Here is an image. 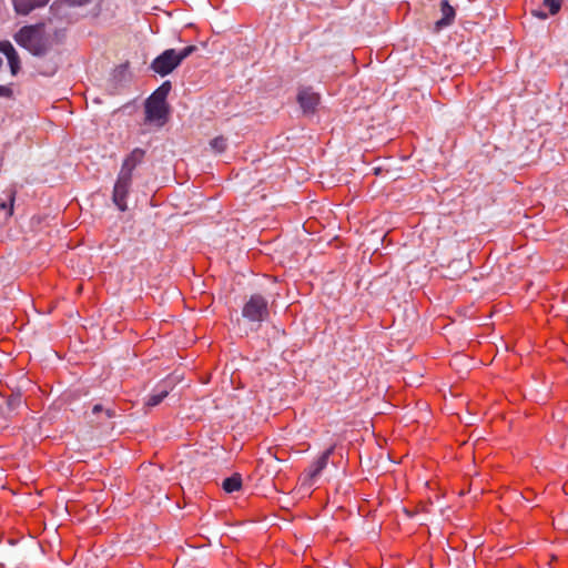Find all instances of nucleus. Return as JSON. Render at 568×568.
<instances>
[{"mask_svg":"<svg viewBox=\"0 0 568 568\" xmlns=\"http://www.w3.org/2000/svg\"><path fill=\"white\" fill-rule=\"evenodd\" d=\"M172 90V84L170 81H164L151 95L155 100L168 101V95Z\"/></svg>","mask_w":568,"mask_h":568,"instance_id":"15","label":"nucleus"},{"mask_svg":"<svg viewBox=\"0 0 568 568\" xmlns=\"http://www.w3.org/2000/svg\"><path fill=\"white\" fill-rule=\"evenodd\" d=\"M2 55L6 57L10 73L16 77L21 71V59L18 51L8 40H2Z\"/></svg>","mask_w":568,"mask_h":568,"instance_id":"10","label":"nucleus"},{"mask_svg":"<svg viewBox=\"0 0 568 568\" xmlns=\"http://www.w3.org/2000/svg\"><path fill=\"white\" fill-rule=\"evenodd\" d=\"M169 390L166 388H161L158 386L152 394L149 395L145 405L149 407L158 406L163 402V399L168 396Z\"/></svg>","mask_w":568,"mask_h":568,"instance_id":"14","label":"nucleus"},{"mask_svg":"<svg viewBox=\"0 0 568 568\" xmlns=\"http://www.w3.org/2000/svg\"><path fill=\"white\" fill-rule=\"evenodd\" d=\"M128 69H129L128 61L125 63L119 64L118 67H115V69L113 71V78L118 81H122L128 72Z\"/></svg>","mask_w":568,"mask_h":568,"instance_id":"20","label":"nucleus"},{"mask_svg":"<svg viewBox=\"0 0 568 568\" xmlns=\"http://www.w3.org/2000/svg\"><path fill=\"white\" fill-rule=\"evenodd\" d=\"M242 316L251 323L267 321L270 317L267 300L262 294H252L242 307Z\"/></svg>","mask_w":568,"mask_h":568,"instance_id":"3","label":"nucleus"},{"mask_svg":"<svg viewBox=\"0 0 568 568\" xmlns=\"http://www.w3.org/2000/svg\"><path fill=\"white\" fill-rule=\"evenodd\" d=\"M132 182L133 179L118 174L113 186L112 201L121 212H125L128 210L126 200L132 187Z\"/></svg>","mask_w":568,"mask_h":568,"instance_id":"5","label":"nucleus"},{"mask_svg":"<svg viewBox=\"0 0 568 568\" xmlns=\"http://www.w3.org/2000/svg\"><path fill=\"white\" fill-rule=\"evenodd\" d=\"M1 344H2V353L10 355L9 346H11V341L2 338Z\"/></svg>","mask_w":568,"mask_h":568,"instance_id":"24","label":"nucleus"},{"mask_svg":"<svg viewBox=\"0 0 568 568\" xmlns=\"http://www.w3.org/2000/svg\"><path fill=\"white\" fill-rule=\"evenodd\" d=\"M33 9L45 7L50 0H30Z\"/></svg>","mask_w":568,"mask_h":568,"instance_id":"22","label":"nucleus"},{"mask_svg":"<svg viewBox=\"0 0 568 568\" xmlns=\"http://www.w3.org/2000/svg\"><path fill=\"white\" fill-rule=\"evenodd\" d=\"M103 410H104V407L102 404H94L92 406V414H94V415H99V414L103 413Z\"/></svg>","mask_w":568,"mask_h":568,"instance_id":"25","label":"nucleus"},{"mask_svg":"<svg viewBox=\"0 0 568 568\" xmlns=\"http://www.w3.org/2000/svg\"><path fill=\"white\" fill-rule=\"evenodd\" d=\"M336 444L331 445L315 460L312 462L306 470V477L310 481H315V479L321 476L322 471L327 467L329 458L334 454Z\"/></svg>","mask_w":568,"mask_h":568,"instance_id":"9","label":"nucleus"},{"mask_svg":"<svg viewBox=\"0 0 568 568\" xmlns=\"http://www.w3.org/2000/svg\"><path fill=\"white\" fill-rule=\"evenodd\" d=\"M6 386L11 390L9 395L2 392V398L7 397V417L12 418L20 414L21 409H26V403L22 399L20 387L13 388L9 382H6Z\"/></svg>","mask_w":568,"mask_h":568,"instance_id":"8","label":"nucleus"},{"mask_svg":"<svg viewBox=\"0 0 568 568\" xmlns=\"http://www.w3.org/2000/svg\"><path fill=\"white\" fill-rule=\"evenodd\" d=\"M63 1L71 7H81V6L88 4L90 2V0H63Z\"/></svg>","mask_w":568,"mask_h":568,"instance_id":"21","label":"nucleus"},{"mask_svg":"<svg viewBox=\"0 0 568 568\" xmlns=\"http://www.w3.org/2000/svg\"><path fill=\"white\" fill-rule=\"evenodd\" d=\"M171 106L168 101L148 98L144 102V124L163 128L170 120Z\"/></svg>","mask_w":568,"mask_h":568,"instance_id":"2","label":"nucleus"},{"mask_svg":"<svg viewBox=\"0 0 568 568\" xmlns=\"http://www.w3.org/2000/svg\"><path fill=\"white\" fill-rule=\"evenodd\" d=\"M180 65L181 63L176 57V50L166 49L151 62L150 69L161 77H165Z\"/></svg>","mask_w":568,"mask_h":568,"instance_id":"4","label":"nucleus"},{"mask_svg":"<svg viewBox=\"0 0 568 568\" xmlns=\"http://www.w3.org/2000/svg\"><path fill=\"white\" fill-rule=\"evenodd\" d=\"M210 145L214 151L223 153L227 148V140L223 135H219L211 140Z\"/></svg>","mask_w":568,"mask_h":568,"instance_id":"18","label":"nucleus"},{"mask_svg":"<svg viewBox=\"0 0 568 568\" xmlns=\"http://www.w3.org/2000/svg\"><path fill=\"white\" fill-rule=\"evenodd\" d=\"M440 11L443 17L436 22V30H442L443 28L453 24L456 17V11L448 0L440 1Z\"/></svg>","mask_w":568,"mask_h":568,"instance_id":"11","label":"nucleus"},{"mask_svg":"<svg viewBox=\"0 0 568 568\" xmlns=\"http://www.w3.org/2000/svg\"><path fill=\"white\" fill-rule=\"evenodd\" d=\"M542 7L548 10V12L544 10H534L532 16L546 20L548 16H555L557 14L561 9V1L560 0H544Z\"/></svg>","mask_w":568,"mask_h":568,"instance_id":"12","label":"nucleus"},{"mask_svg":"<svg viewBox=\"0 0 568 568\" xmlns=\"http://www.w3.org/2000/svg\"><path fill=\"white\" fill-rule=\"evenodd\" d=\"M10 545H16V542L18 541V539H14V538H8L7 540Z\"/></svg>","mask_w":568,"mask_h":568,"instance_id":"27","label":"nucleus"},{"mask_svg":"<svg viewBox=\"0 0 568 568\" xmlns=\"http://www.w3.org/2000/svg\"><path fill=\"white\" fill-rule=\"evenodd\" d=\"M13 39L34 57H45L52 49V39L45 31L44 22L23 26Z\"/></svg>","mask_w":568,"mask_h":568,"instance_id":"1","label":"nucleus"},{"mask_svg":"<svg viewBox=\"0 0 568 568\" xmlns=\"http://www.w3.org/2000/svg\"><path fill=\"white\" fill-rule=\"evenodd\" d=\"M296 101L304 114H314L321 103V95L312 87H303L298 89Z\"/></svg>","mask_w":568,"mask_h":568,"instance_id":"6","label":"nucleus"},{"mask_svg":"<svg viewBox=\"0 0 568 568\" xmlns=\"http://www.w3.org/2000/svg\"><path fill=\"white\" fill-rule=\"evenodd\" d=\"M146 151L142 148H134L123 160L119 174L133 179L134 170L144 162Z\"/></svg>","mask_w":568,"mask_h":568,"instance_id":"7","label":"nucleus"},{"mask_svg":"<svg viewBox=\"0 0 568 568\" xmlns=\"http://www.w3.org/2000/svg\"><path fill=\"white\" fill-rule=\"evenodd\" d=\"M103 414L105 416L106 419H111V418H114L116 416V412L114 408H104L103 410Z\"/></svg>","mask_w":568,"mask_h":568,"instance_id":"23","label":"nucleus"},{"mask_svg":"<svg viewBox=\"0 0 568 568\" xmlns=\"http://www.w3.org/2000/svg\"><path fill=\"white\" fill-rule=\"evenodd\" d=\"M12 2H13L14 10L19 14L27 16L32 10H34L30 0H12Z\"/></svg>","mask_w":568,"mask_h":568,"instance_id":"17","label":"nucleus"},{"mask_svg":"<svg viewBox=\"0 0 568 568\" xmlns=\"http://www.w3.org/2000/svg\"><path fill=\"white\" fill-rule=\"evenodd\" d=\"M222 488L229 494L241 490V488H242L241 475L239 473H234L230 477H226L222 483Z\"/></svg>","mask_w":568,"mask_h":568,"instance_id":"13","label":"nucleus"},{"mask_svg":"<svg viewBox=\"0 0 568 568\" xmlns=\"http://www.w3.org/2000/svg\"><path fill=\"white\" fill-rule=\"evenodd\" d=\"M6 193L8 196V202L2 201L1 207H2V211H6L8 216H12L13 215V203L16 200L17 191L14 187H10L6 191Z\"/></svg>","mask_w":568,"mask_h":568,"instance_id":"16","label":"nucleus"},{"mask_svg":"<svg viewBox=\"0 0 568 568\" xmlns=\"http://www.w3.org/2000/svg\"><path fill=\"white\" fill-rule=\"evenodd\" d=\"M197 50V47L194 45V44H190L185 48H183L181 51H176V57L180 61V63H182L186 58H189L191 54H193L194 52H196Z\"/></svg>","mask_w":568,"mask_h":568,"instance_id":"19","label":"nucleus"},{"mask_svg":"<svg viewBox=\"0 0 568 568\" xmlns=\"http://www.w3.org/2000/svg\"><path fill=\"white\" fill-rule=\"evenodd\" d=\"M11 98L12 97V89L7 85H2V98Z\"/></svg>","mask_w":568,"mask_h":568,"instance_id":"26","label":"nucleus"}]
</instances>
